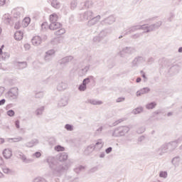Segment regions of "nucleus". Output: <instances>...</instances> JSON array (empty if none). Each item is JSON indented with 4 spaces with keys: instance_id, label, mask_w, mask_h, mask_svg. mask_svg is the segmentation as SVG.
I'll return each mask as SVG.
<instances>
[{
    "instance_id": "f257e3e1",
    "label": "nucleus",
    "mask_w": 182,
    "mask_h": 182,
    "mask_svg": "<svg viewBox=\"0 0 182 182\" xmlns=\"http://www.w3.org/2000/svg\"><path fill=\"white\" fill-rule=\"evenodd\" d=\"M47 162L49 164V166L53 169V174H56L57 176H62V174H63L65 171H68L69 167H70V162L55 166V159L53 157H48L47 159Z\"/></svg>"
},
{
    "instance_id": "f03ea898",
    "label": "nucleus",
    "mask_w": 182,
    "mask_h": 182,
    "mask_svg": "<svg viewBox=\"0 0 182 182\" xmlns=\"http://www.w3.org/2000/svg\"><path fill=\"white\" fill-rule=\"evenodd\" d=\"M130 132V127L127 126H121L115 128L112 132L113 137H123Z\"/></svg>"
},
{
    "instance_id": "7ed1b4c3",
    "label": "nucleus",
    "mask_w": 182,
    "mask_h": 182,
    "mask_svg": "<svg viewBox=\"0 0 182 182\" xmlns=\"http://www.w3.org/2000/svg\"><path fill=\"white\" fill-rule=\"evenodd\" d=\"M6 97L11 102H16L19 97V90L18 87L11 88L6 94Z\"/></svg>"
},
{
    "instance_id": "20e7f679",
    "label": "nucleus",
    "mask_w": 182,
    "mask_h": 182,
    "mask_svg": "<svg viewBox=\"0 0 182 182\" xmlns=\"http://www.w3.org/2000/svg\"><path fill=\"white\" fill-rule=\"evenodd\" d=\"M46 41H48L46 34H43L41 36H35L31 38V43L33 46H41L42 42H46Z\"/></svg>"
},
{
    "instance_id": "39448f33",
    "label": "nucleus",
    "mask_w": 182,
    "mask_h": 182,
    "mask_svg": "<svg viewBox=\"0 0 182 182\" xmlns=\"http://www.w3.org/2000/svg\"><path fill=\"white\" fill-rule=\"evenodd\" d=\"M136 52V50L133 47H124L122 50L119 51V55L121 58H127L130 55H133Z\"/></svg>"
},
{
    "instance_id": "423d86ee",
    "label": "nucleus",
    "mask_w": 182,
    "mask_h": 182,
    "mask_svg": "<svg viewBox=\"0 0 182 182\" xmlns=\"http://www.w3.org/2000/svg\"><path fill=\"white\" fill-rule=\"evenodd\" d=\"M91 80H93V76H89L83 80L82 83L79 85L78 90L80 92H85L87 89V85L90 83Z\"/></svg>"
},
{
    "instance_id": "0eeeda50",
    "label": "nucleus",
    "mask_w": 182,
    "mask_h": 182,
    "mask_svg": "<svg viewBox=\"0 0 182 182\" xmlns=\"http://www.w3.org/2000/svg\"><path fill=\"white\" fill-rule=\"evenodd\" d=\"M139 29H142L146 32V25H137L129 27L126 30L125 35H130V33H133V32H136V31H139Z\"/></svg>"
},
{
    "instance_id": "6e6552de",
    "label": "nucleus",
    "mask_w": 182,
    "mask_h": 182,
    "mask_svg": "<svg viewBox=\"0 0 182 182\" xmlns=\"http://www.w3.org/2000/svg\"><path fill=\"white\" fill-rule=\"evenodd\" d=\"M161 25H163V21H157L156 23H155L154 24H152L151 26L145 25L146 31L144 32L149 33V32H151L153 31H156V29H159V28H160V26Z\"/></svg>"
},
{
    "instance_id": "1a4fd4ad",
    "label": "nucleus",
    "mask_w": 182,
    "mask_h": 182,
    "mask_svg": "<svg viewBox=\"0 0 182 182\" xmlns=\"http://www.w3.org/2000/svg\"><path fill=\"white\" fill-rule=\"evenodd\" d=\"M93 12L92 10H87L83 14H80V18L81 21H89L93 18Z\"/></svg>"
},
{
    "instance_id": "9d476101",
    "label": "nucleus",
    "mask_w": 182,
    "mask_h": 182,
    "mask_svg": "<svg viewBox=\"0 0 182 182\" xmlns=\"http://www.w3.org/2000/svg\"><path fill=\"white\" fill-rule=\"evenodd\" d=\"M55 51L54 49L48 50L46 52L44 55L45 62H50L55 56Z\"/></svg>"
},
{
    "instance_id": "9b49d317",
    "label": "nucleus",
    "mask_w": 182,
    "mask_h": 182,
    "mask_svg": "<svg viewBox=\"0 0 182 182\" xmlns=\"http://www.w3.org/2000/svg\"><path fill=\"white\" fill-rule=\"evenodd\" d=\"M68 103L69 99L67 97L63 96L58 99L57 105L58 107H65V106H68Z\"/></svg>"
},
{
    "instance_id": "f8f14e48",
    "label": "nucleus",
    "mask_w": 182,
    "mask_h": 182,
    "mask_svg": "<svg viewBox=\"0 0 182 182\" xmlns=\"http://www.w3.org/2000/svg\"><path fill=\"white\" fill-rule=\"evenodd\" d=\"M90 70V65H82L78 71L79 76H85Z\"/></svg>"
},
{
    "instance_id": "ddd939ff",
    "label": "nucleus",
    "mask_w": 182,
    "mask_h": 182,
    "mask_svg": "<svg viewBox=\"0 0 182 182\" xmlns=\"http://www.w3.org/2000/svg\"><path fill=\"white\" fill-rule=\"evenodd\" d=\"M3 22H4L6 25H10L11 26L14 25V19H12L9 14H6L3 16Z\"/></svg>"
},
{
    "instance_id": "4468645a",
    "label": "nucleus",
    "mask_w": 182,
    "mask_h": 182,
    "mask_svg": "<svg viewBox=\"0 0 182 182\" xmlns=\"http://www.w3.org/2000/svg\"><path fill=\"white\" fill-rule=\"evenodd\" d=\"M101 18L102 17L100 16V15H98L95 17L92 16V18L87 21V26H94V25H96L99 22V21H100Z\"/></svg>"
},
{
    "instance_id": "2eb2a0df",
    "label": "nucleus",
    "mask_w": 182,
    "mask_h": 182,
    "mask_svg": "<svg viewBox=\"0 0 182 182\" xmlns=\"http://www.w3.org/2000/svg\"><path fill=\"white\" fill-rule=\"evenodd\" d=\"M85 103L92 105L93 106H100L103 104V102L97 99H87Z\"/></svg>"
},
{
    "instance_id": "dca6fc26",
    "label": "nucleus",
    "mask_w": 182,
    "mask_h": 182,
    "mask_svg": "<svg viewBox=\"0 0 182 182\" xmlns=\"http://www.w3.org/2000/svg\"><path fill=\"white\" fill-rule=\"evenodd\" d=\"M167 149H168V153H171L172 151H174L176 149H177V141H171L168 144H166Z\"/></svg>"
},
{
    "instance_id": "f3484780",
    "label": "nucleus",
    "mask_w": 182,
    "mask_h": 182,
    "mask_svg": "<svg viewBox=\"0 0 182 182\" xmlns=\"http://www.w3.org/2000/svg\"><path fill=\"white\" fill-rule=\"evenodd\" d=\"M116 21V18L113 16H109L107 18L104 19L102 21V25H112V23H114Z\"/></svg>"
},
{
    "instance_id": "a211bd4d",
    "label": "nucleus",
    "mask_w": 182,
    "mask_h": 182,
    "mask_svg": "<svg viewBox=\"0 0 182 182\" xmlns=\"http://www.w3.org/2000/svg\"><path fill=\"white\" fill-rule=\"evenodd\" d=\"M60 28H62V24L58 21L50 23L49 25L50 31H56V29H60Z\"/></svg>"
},
{
    "instance_id": "6ab92c4d",
    "label": "nucleus",
    "mask_w": 182,
    "mask_h": 182,
    "mask_svg": "<svg viewBox=\"0 0 182 182\" xmlns=\"http://www.w3.org/2000/svg\"><path fill=\"white\" fill-rule=\"evenodd\" d=\"M171 163L174 167H178L181 164V157L175 156L172 159Z\"/></svg>"
},
{
    "instance_id": "aec40b11",
    "label": "nucleus",
    "mask_w": 182,
    "mask_h": 182,
    "mask_svg": "<svg viewBox=\"0 0 182 182\" xmlns=\"http://www.w3.org/2000/svg\"><path fill=\"white\" fill-rule=\"evenodd\" d=\"M68 89V84L63 81L60 82L57 85V90L59 92H63V90H66Z\"/></svg>"
},
{
    "instance_id": "412c9836",
    "label": "nucleus",
    "mask_w": 182,
    "mask_h": 182,
    "mask_svg": "<svg viewBox=\"0 0 182 182\" xmlns=\"http://www.w3.org/2000/svg\"><path fill=\"white\" fill-rule=\"evenodd\" d=\"M157 153L160 154V156H163L164 153H168V149L167 148V144H163L161 147L158 149Z\"/></svg>"
},
{
    "instance_id": "4be33fe9",
    "label": "nucleus",
    "mask_w": 182,
    "mask_h": 182,
    "mask_svg": "<svg viewBox=\"0 0 182 182\" xmlns=\"http://www.w3.org/2000/svg\"><path fill=\"white\" fill-rule=\"evenodd\" d=\"M3 156L6 160L11 159L12 157V150L10 149H5L3 151Z\"/></svg>"
},
{
    "instance_id": "5701e85b",
    "label": "nucleus",
    "mask_w": 182,
    "mask_h": 182,
    "mask_svg": "<svg viewBox=\"0 0 182 182\" xmlns=\"http://www.w3.org/2000/svg\"><path fill=\"white\" fill-rule=\"evenodd\" d=\"M143 62L142 57L135 58L132 63V68H136V66H139Z\"/></svg>"
},
{
    "instance_id": "b1692460",
    "label": "nucleus",
    "mask_w": 182,
    "mask_h": 182,
    "mask_svg": "<svg viewBox=\"0 0 182 182\" xmlns=\"http://www.w3.org/2000/svg\"><path fill=\"white\" fill-rule=\"evenodd\" d=\"M37 144H39V140L33 139L31 141L26 143L25 146L26 147L31 148L34 147V146H37Z\"/></svg>"
},
{
    "instance_id": "393cba45",
    "label": "nucleus",
    "mask_w": 182,
    "mask_h": 182,
    "mask_svg": "<svg viewBox=\"0 0 182 182\" xmlns=\"http://www.w3.org/2000/svg\"><path fill=\"white\" fill-rule=\"evenodd\" d=\"M103 141L102 139H98L96 144L94 145V147L97 151H99L100 149L103 148L104 146Z\"/></svg>"
},
{
    "instance_id": "a878e982",
    "label": "nucleus",
    "mask_w": 182,
    "mask_h": 182,
    "mask_svg": "<svg viewBox=\"0 0 182 182\" xmlns=\"http://www.w3.org/2000/svg\"><path fill=\"white\" fill-rule=\"evenodd\" d=\"M72 60H73V56L69 55L65 57L60 60V65H66L69 62H72Z\"/></svg>"
},
{
    "instance_id": "bb28decb",
    "label": "nucleus",
    "mask_w": 182,
    "mask_h": 182,
    "mask_svg": "<svg viewBox=\"0 0 182 182\" xmlns=\"http://www.w3.org/2000/svg\"><path fill=\"white\" fill-rule=\"evenodd\" d=\"M150 92V88L149 87H144L140 90L137 91L136 95L137 97L141 96V95H146V93H149Z\"/></svg>"
},
{
    "instance_id": "cd10ccee",
    "label": "nucleus",
    "mask_w": 182,
    "mask_h": 182,
    "mask_svg": "<svg viewBox=\"0 0 182 182\" xmlns=\"http://www.w3.org/2000/svg\"><path fill=\"white\" fill-rule=\"evenodd\" d=\"M58 160L59 161H66V160H68V154L65 152H63L58 154Z\"/></svg>"
},
{
    "instance_id": "c85d7f7f",
    "label": "nucleus",
    "mask_w": 182,
    "mask_h": 182,
    "mask_svg": "<svg viewBox=\"0 0 182 182\" xmlns=\"http://www.w3.org/2000/svg\"><path fill=\"white\" fill-rule=\"evenodd\" d=\"M58 19H59V16H58L56 13H53L49 16V21L50 23L58 22Z\"/></svg>"
},
{
    "instance_id": "c756f323",
    "label": "nucleus",
    "mask_w": 182,
    "mask_h": 182,
    "mask_svg": "<svg viewBox=\"0 0 182 182\" xmlns=\"http://www.w3.org/2000/svg\"><path fill=\"white\" fill-rule=\"evenodd\" d=\"M23 38V33L21 31H18L14 34V38L16 41H21Z\"/></svg>"
},
{
    "instance_id": "7c9ffc66",
    "label": "nucleus",
    "mask_w": 182,
    "mask_h": 182,
    "mask_svg": "<svg viewBox=\"0 0 182 182\" xmlns=\"http://www.w3.org/2000/svg\"><path fill=\"white\" fill-rule=\"evenodd\" d=\"M31 182H49V181H48V180H46V178H45L43 176H37L33 178Z\"/></svg>"
},
{
    "instance_id": "2f4dec72",
    "label": "nucleus",
    "mask_w": 182,
    "mask_h": 182,
    "mask_svg": "<svg viewBox=\"0 0 182 182\" xmlns=\"http://www.w3.org/2000/svg\"><path fill=\"white\" fill-rule=\"evenodd\" d=\"M29 23H31V18L26 17L22 21V26L23 28H27V26H29Z\"/></svg>"
},
{
    "instance_id": "473e14b6",
    "label": "nucleus",
    "mask_w": 182,
    "mask_h": 182,
    "mask_svg": "<svg viewBox=\"0 0 182 182\" xmlns=\"http://www.w3.org/2000/svg\"><path fill=\"white\" fill-rule=\"evenodd\" d=\"M51 6L55 9H59L60 8V3L58 0H53L51 1Z\"/></svg>"
},
{
    "instance_id": "72a5a7b5",
    "label": "nucleus",
    "mask_w": 182,
    "mask_h": 182,
    "mask_svg": "<svg viewBox=\"0 0 182 182\" xmlns=\"http://www.w3.org/2000/svg\"><path fill=\"white\" fill-rule=\"evenodd\" d=\"M11 140H12L13 143H18L19 141H22V140H23V138H22V136H18L16 138H8L7 141L11 142Z\"/></svg>"
},
{
    "instance_id": "f704fd0d",
    "label": "nucleus",
    "mask_w": 182,
    "mask_h": 182,
    "mask_svg": "<svg viewBox=\"0 0 182 182\" xmlns=\"http://www.w3.org/2000/svg\"><path fill=\"white\" fill-rule=\"evenodd\" d=\"M107 35H109V33L107 32V30H102L99 33V36L101 37V39L102 41H103V39H105V38H106V36H107Z\"/></svg>"
},
{
    "instance_id": "c9c22d12",
    "label": "nucleus",
    "mask_w": 182,
    "mask_h": 182,
    "mask_svg": "<svg viewBox=\"0 0 182 182\" xmlns=\"http://www.w3.org/2000/svg\"><path fill=\"white\" fill-rule=\"evenodd\" d=\"M45 110V107L42 106L40 107L39 108H38L36 111V114L37 116H42V114H43V112Z\"/></svg>"
},
{
    "instance_id": "e433bc0d",
    "label": "nucleus",
    "mask_w": 182,
    "mask_h": 182,
    "mask_svg": "<svg viewBox=\"0 0 182 182\" xmlns=\"http://www.w3.org/2000/svg\"><path fill=\"white\" fill-rule=\"evenodd\" d=\"M21 160H22L23 163H32V161H33V160L31 159H27L26 156H25V154H23L22 156L20 157Z\"/></svg>"
},
{
    "instance_id": "4c0bfd02",
    "label": "nucleus",
    "mask_w": 182,
    "mask_h": 182,
    "mask_svg": "<svg viewBox=\"0 0 182 182\" xmlns=\"http://www.w3.org/2000/svg\"><path fill=\"white\" fill-rule=\"evenodd\" d=\"M156 106H157V104L155 102H150L146 105V109H147L148 110H150L151 109H154Z\"/></svg>"
},
{
    "instance_id": "58836bf2",
    "label": "nucleus",
    "mask_w": 182,
    "mask_h": 182,
    "mask_svg": "<svg viewBox=\"0 0 182 182\" xmlns=\"http://www.w3.org/2000/svg\"><path fill=\"white\" fill-rule=\"evenodd\" d=\"M64 129H65L67 132H73V130H75V127L70 124H66Z\"/></svg>"
},
{
    "instance_id": "ea45409f",
    "label": "nucleus",
    "mask_w": 182,
    "mask_h": 182,
    "mask_svg": "<svg viewBox=\"0 0 182 182\" xmlns=\"http://www.w3.org/2000/svg\"><path fill=\"white\" fill-rule=\"evenodd\" d=\"M94 150H95V145L91 144L86 148L85 153H87V154H89V153H92Z\"/></svg>"
},
{
    "instance_id": "a19ab883",
    "label": "nucleus",
    "mask_w": 182,
    "mask_h": 182,
    "mask_svg": "<svg viewBox=\"0 0 182 182\" xmlns=\"http://www.w3.org/2000/svg\"><path fill=\"white\" fill-rule=\"evenodd\" d=\"M13 14H14V18H16L17 20H21V11H19L18 10H14L13 11Z\"/></svg>"
},
{
    "instance_id": "79ce46f5",
    "label": "nucleus",
    "mask_w": 182,
    "mask_h": 182,
    "mask_svg": "<svg viewBox=\"0 0 182 182\" xmlns=\"http://www.w3.org/2000/svg\"><path fill=\"white\" fill-rule=\"evenodd\" d=\"M17 66H18L19 69H25L28 66L26 62H18L17 63Z\"/></svg>"
},
{
    "instance_id": "37998d69",
    "label": "nucleus",
    "mask_w": 182,
    "mask_h": 182,
    "mask_svg": "<svg viewBox=\"0 0 182 182\" xmlns=\"http://www.w3.org/2000/svg\"><path fill=\"white\" fill-rule=\"evenodd\" d=\"M65 33L66 30H65V28H60L58 31L55 32V35H56V36H60V35H63Z\"/></svg>"
},
{
    "instance_id": "c03bdc74",
    "label": "nucleus",
    "mask_w": 182,
    "mask_h": 182,
    "mask_svg": "<svg viewBox=\"0 0 182 182\" xmlns=\"http://www.w3.org/2000/svg\"><path fill=\"white\" fill-rule=\"evenodd\" d=\"M94 5L93 1L87 0L85 2V8H92Z\"/></svg>"
},
{
    "instance_id": "a18cd8bd",
    "label": "nucleus",
    "mask_w": 182,
    "mask_h": 182,
    "mask_svg": "<svg viewBox=\"0 0 182 182\" xmlns=\"http://www.w3.org/2000/svg\"><path fill=\"white\" fill-rule=\"evenodd\" d=\"M143 112V107H139L133 110V114H139Z\"/></svg>"
},
{
    "instance_id": "49530a36",
    "label": "nucleus",
    "mask_w": 182,
    "mask_h": 182,
    "mask_svg": "<svg viewBox=\"0 0 182 182\" xmlns=\"http://www.w3.org/2000/svg\"><path fill=\"white\" fill-rule=\"evenodd\" d=\"M54 150L55 151H65V147H63L60 145H57L54 147Z\"/></svg>"
},
{
    "instance_id": "de8ad7c7",
    "label": "nucleus",
    "mask_w": 182,
    "mask_h": 182,
    "mask_svg": "<svg viewBox=\"0 0 182 182\" xmlns=\"http://www.w3.org/2000/svg\"><path fill=\"white\" fill-rule=\"evenodd\" d=\"M44 95H45V93H43V92L41 91V92H36L35 95V97L36 99H42V97H43Z\"/></svg>"
},
{
    "instance_id": "09e8293b",
    "label": "nucleus",
    "mask_w": 182,
    "mask_h": 182,
    "mask_svg": "<svg viewBox=\"0 0 182 182\" xmlns=\"http://www.w3.org/2000/svg\"><path fill=\"white\" fill-rule=\"evenodd\" d=\"M76 6H77V1L73 0L70 3L71 9H75Z\"/></svg>"
},
{
    "instance_id": "8fccbe9b",
    "label": "nucleus",
    "mask_w": 182,
    "mask_h": 182,
    "mask_svg": "<svg viewBox=\"0 0 182 182\" xmlns=\"http://www.w3.org/2000/svg\"><path fill=\"white\" fill-rule=\"evenodd\" d=\"M93 42H95V43H99V42H102V38L100 37V36H97L93 38Z\"/></svg>"
},
{
    "instance_id": "3c124183",
    "label": "nucleus",
    "mask_w": 182,
    "mask_h": 182,
    "mask_svg": "<svg viewBox=\"0 0 182 182\" xmlns=\"http://www.w3.org/2000/svg\"><path fill=\"white\" fill-rule=\"evenodd\" d=\"M167 171H161L159 173V177H161V178H167Z\"/></svg>"
},
{
    "instance_id": "603ef678",
    "label": "nucleus",
    "mask_w": 182,
    "mask_h": 182,
    "mask_svg": "<svg viewBox=\"0 0 182 182\" xmlns=\"http://www.w3.org/2000/svg\"><path fill=\"white\" fill-rule=\"evenodd\" d=\"M6 114L7 116H9V117H14V116H15V111L13 109H9L7 111Z\"/></svg>"
},
{
    "instance_id": "864d4df0",
    "label": "nucleus",
    "mask_w": 182,
    "mask_h": 182,
    "mask_svg": "<svg viewBox=\"0 0 182 182\" xmlns=\"http://www.w3.org/2000/svg\"><path fill=\"white\" fill-rule=\"evenodd\" d=\"M1 58L3 60H5L6 59H9V54L8 53H1Z\"/></svg>"
},
{
    "instance_id": "5fc2aeb1",
    "label": "nucleus",
    "mask_w": 182,
    "mask_h": 182,
    "mask_svg": "<svg viewBox=\"0 0 182 182\" xmlns=\"http://www.w3.org/2000/svg\"><path fill=\"white\" fill-rule=\"evenodd\" d=\"M15 29H19L21 28V20H17L14 25Z\"/></svg>"
},
{
    "instance_id": "6e6d98bb",
    "label": "nucleus",
    "mask_w": 182,
    "mask_h": 182,
    "mask_svg": "<svg viewBox=\"0 0 182 182\" xmlns=\"http://www.w3.org/2000/svg\"><path fill=\"white\" fill-rule=\"evenodd\" d=\"M103 132V127L100 126L95 131V134H100Z\"/></svg>"
},
{
    "instance_id": "4d7b16f0",
    "label": "nucleus",
    "mask_w": 182,
    "mask_h": 182,
    "mask_svg": "<svg viewBox=\"0 0 182 182\" xmlns=\"http://www.w3.org/2000/svg\"><path fill=\"white\" fill-rule=\"evenodd\" d=\"M82 170H85V166H79L75 169V173H79L80 171H82Z\"/></svg>"
},
{
    "instance_id": "13d9d810",
    "label": "nucleus",
    "mask_w": 182,
    "mask_h": 182,
    "mask_svg": "<svg viewBox=\"0 0 182 182\" xmlns=\"http://www.w3.org/2000/svg\"><path fill=\"white\" fill-rule=\"evenodd\" d=\"M171 70H176L175 73H178V72H180V67H178V65L173 66L171 68Z\"/></svg>"
},
{
    "instance_id": "bf43d9fd",
    "label": "nucleus",
    "mask_w": 182,
    "mask_h": 182,
    "mask_svg": "<svg viewBox=\"0 0 182 182\" xmlns=\"http://www.w3.org/2000/svg\"><path fill=\"white\" fill-rule=\"evenodd\" d=\"M136 132L139 134H141V133H144V132H146V128L144 127H141L139 128Z\"/></svg>"
},
{
    "instance_id": "052dcab7",
    "label": "nucleus",
    "mask_w": 182,
    "mask_h": 182,
    "mask_svg": "<svg viewBox=\"0 0 182 182\" xmlns=\"http://www.w3.org/2000/svg\"><path fill=\"white\" fill-rule=\"evenodd\" d=\"M41 156H42V154H41V152L37 151L35 152L34 154H33L32 157H36V159H39V157H41Z\"/></svg>"
},
{
    "instance_id": "680f3d73",
    "label": "nucleus",
    "mask_w": 182,
    "mask_h": 182,
    "mask_svg": "<svg viewBox=\"0 0 182 182\" xmlns=\"http://www.w3.org/2000/svg\"><path fill=\"white\" fill-rule=\"evenodd\" d=\"M14 124L16 129H21V122L18 119L15 121Z\"/></svg>"
},
{
    "instance_id": "e2e57ef3",
    "label": "nucleus",
    "mask_w": 182,
    "mask_h": 182,
    "mask_svg": "<svg viewBox=\"0 0 182 182\" xmlns=\"http://www.w3.org/2000/svg\"><path fill=\"white\" fill-rule=\"evenodd\" d=\"M174 16H176L174 13H171L169 14V18H168V22H171L173 21V19H174Z\"/></svg>"
},
{
    "instance_id": "0e129e2a",
    "label": "nucleus",
    "mask_w": 182,
    "mask_h": 182,
    "mask_svg": "<svg viewBox=\"0 0 182 182\" xmlns=\"http://www.w3.org/2000/svg\"><path fill=\"white\" fill-rule=\"evenodd\" d=\"M46 28H49V26L48 25V23L46 22H44L41 24V28L43 31H45V29H46Z\"/></svg>"
},
{
    "instance_id": "69168bd1",
    "label": "nucleus",
    "mask_w": 182,
    "mask_h": 182,
    "mask_svg": "<svg viewBox=\"0 0 182 182\" xmlns=\"http://www.w3.org/2000/svg\"><path fill=\"white\" fill-rule=\"evenodd\" d=\"M3 172L5 173V174H9V173H11V169L7 167L3 168Z\"/></svg>"
},
{
    "instance_id": "338daca9",
    "label": "nucleus",
    "mask_w": 182,
    "mask_h": 182,
    "mask_svg": "<svg viewBox=\"0 0 182 182\" xmlns=\"http://www.w3.org/2000/svg\"><path fill=\"white\" fill-rule=\"evenodd\" d=\"M125 100V98L124 97H118L117 100H116V102L117 103H120L122 102H124Z\"/></svg>"
},
{
    "instance_id": "774afa93",
    "label": "nucleus",
    "mask_w": 182,
    "mask_h": 182,
    "mask_svg": "<svg viewBox=\"0 0 182 182\" xmlns=\"http://www.w3.org/2000/svg\"><path fill=\"white\" fill-rule=\"evenodd\" d=\"M176 141V146H178V143H181V141H182V136H179L178 138V139H176V141Z\"/></svg>"
}]
</instances>
